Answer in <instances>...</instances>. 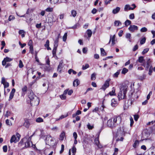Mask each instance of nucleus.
<instances>
[{
  "label": "nucleus",
  "mask_w": 155,
  "mask_h": 155,
  "mask_svg": "<svg viewBox=\"0 0 155 155\" xmlns=\"http://www.w3.org/2000/svg\"><path fill=\"white\" fill-rule=\"evenodd\" d=\"M6 124L9 126L12 125V124L11 121L8 119H7L6 120Z\"/></svg>",
  "instance_id": "58836bf2"
},
{
  "label": "nucleus",
  "mask_w": 155,
  "mask_h": 155,
  "mask_svg": "<svg viewBox=\"0 0 155 155\" xmlns=\"http://www.w3.org/2000/svg\"><path fill=\"white\" fill-rule=\"evenodd\" d=\"M150 66H149V67H150V68H149V72L148 73V74L150 75H151L152 74V71H153V68L151 66H150Z\"/></svg>",
  "instance_id": "72a5a7b5"
},
{
  "label": "nucleus",
  "mask_w": 155,
  "mask_h": 155,
  "mask_svg": "<svg viewBox=\"0 0 155 155\" xmlns=\"http://www.w3.org/2000/svg\"><path fill=\"white\" fill-rule=\"evenodd\" d=\"M96 74L95 73H94L91 74V79L92 80H94L96 78Z\"/></svg>",
  "instance_id": "c03bdc74"
},
{
  "label": "nucleus",
  "mask_w": 155,
  "mask_h": 155,
  "mask_svg": "<svg viewBox=\"0 0 155 155\" xmlns=\"http://www.w3.org/2000/svg\"><path fill=\"white\" fill-rule=\"evenodd\" d=\"M134 120L135 121H137L139 118V116L138 115H135L134 116Z\"/></svg>",
  "instance_id": "338daca9"
},
{
  "label": "nucleus",
  "mask_w": 155,
  "mask_h": 155,
  "mask_svg": "<svg viewBox=\"0 0 155 155\" xmlns=\"http://www.w3.org/2000/svg\"><path fill=\"white\" fill-rule=\"evenodd\" d=\"M120 8L119 7H117L115 8L112 11V13L113 14H115L117 13L120 10Z\"/></svg>",
  "instance_id": "6ab92c4d"
},
{
  "label": "nucleus",
  "mask_w": 155,
  "mask_h": 155,
  "mask_svg": "<svg viewBox=\"0 0 155 155\" xmlns=\"http://www.w3.org/2000/svg\"><path fill=\"white\" fill-rule=\"evenodd\" d=\"M36 121L37 122L40 123L43 121V119L41 117H38L36 120Z\"/></svg>",
  "instance_id": "f704fd0d"
},
{
  "label": "nucleus",
  "mask_w": 155,
  "mask_h": 155,
  "mask_svg": "<svg viewBox=\"0 0 155 155\" xmlns=\"http://www.w3.org/2000/svg\"><path fill=\"white\" fill-rule=\"evenodd\" d=\"M107 125L108 127L111 128L116 127L112 118L110 119L107 121Z\"/></svg>",
  "instance_id": "1a4fd4ad"
},
{
  "label": "nucleus",
  "mask_w": 155,
  "mask_h": 155,
  "mask_svg": "<svg viewBox=\"0 0 155 155\" xmlns=\"http://www.w3.org/2000/svg\"><path fill=\"white\" fill-rule=\"evenodd\" d=\"M73 136L74 137V139H77V134L76 132H74L73 134Z\"/></svg>",
  "instance_id": "69168bd1"
},
{
  "label": "nucleus",
  "mask_w": 155,
  "mask_h": 155,
  "mask_svg": "<svg viewBox=\"0 0 155 155\" xmlns=\"http://www.w3.org/2000/svg\"><path fill=\"white\" fill-rule=\"evenodd\" d=\"M14 96V94H11L10 93V96H9V98L8 101H10L12 99V98H13Z\"/></svg>",
  "instance_id": "680f3d73"
},
{
  "label": "nucleus",
  "mask_w": 155,
  "mask_h": 155,
  "mask_svg": "<svg viewBox=\"0 0 155 155\" xmlns=\"http://www.w3.org/2000/svg\"><path fill=\"white\" fill-rule=\"evenodd\" d=\"M63 60H61L59 62V64L58 67L57 71L60 73L61 72L62 69L64 67V65L63 64Z\"/></svg>",
  "instance_id": "f8f14e48"
},
{
  "label": "nucleus",
  "mask_w": 155,
  "mask_h": 155,
  "mask_svg": "<svg viewBox=\"0 0 155 155\" xmlns=\"http://www.w3.org/2000/svg\"><path fill=\"white\" fill-rule=\"evenodd\" d=\"M14 19L15 17L13 15H11L9 16L8 19L9 21H11Z\"/></svg>",
  "instance_id": "603ef678"
},
{
  "label": "nucleus",
  "mask_w": 155,
  "mask_h": 155,
  "mask_svg": "<svg viewBox=\"0 0 155 155\" xmlns=\"http://www.w3.org/2000/svg\"><path fill=\"white\" fill-rule=\"evenodd\" d=\"M3 84L4 85V88L7 87L9 86L8 83L6 82Z\"/></svg>",
  "instance_id": "052dcab7"
},
{
  "label": "nucleus",
  "mask_w": 155,
  "mask_h": 155,
  "mask_svg": "<svg viewBox=\"0 0 155 155\" xmlns=\"http://www.w3.org/2000/svg\"><path fill=\"white\" fill-rule=\"evenodd\" d=\"M144 59L143 57L142 56H140L138 58V60L137 61H138L140 63H143L142 65L146 68V69L147 70L150 66V59H149L147 61V63L146 64L144 63Z\"/></svg>",
  "instance_id": "7ed1b4c3"
},
{
  "label": "nucleus",
  "mask_w": 155,
  "mask_h": 155,
  "mask_svg": "<svg viewBox=\"0 0 155 155\" xmlns=\"http://www.w3.org/2000/svg\"><path fill=\"white\" fill-rule=\"evenodd\" d=\"M60 97L62 99V100H64L66 98V96L64 94H63L61 95L60 96Z\"/></svg>",
  "instance_id": "13d9d810"
},
{
  "label": "nucleus",
  "mask_w": 155,
  "mask_h": 155,
  "mask_svg": "<svg viewBox=\"0 0 155 155\" xmlns=\"http://www.w3.org/2000/svg\"><path fill=\"white\" fill-rule=\"evenodd\" d=\"M87 128L89 130H92L94 127V125H91L89 123H88L87 125Z\"/></svg>",
  "instance_id": "2f4dec72"
},
{
  "label": "nucleus",
  "mask_w": 155,
  "mask_h": 155,
  "mask_svg": "<svg viewBox=\"0 0 155 155\" xmlns=\"http://www.w3.org/2000/svg\"><path fill=\"white\" fill-rule=\"evenodd\" d=\"M133 10V8L131 7H130V6L129 5H126L125 6L124 10L125 11H127L128 10Z\"/></svg>",
  "instance_id": "412c9836"
},
{
  "label": "nucleus",
  "mask_w": 155,
  "mask_h": 155,
  "mask_svg": "<svg viewBox=\"0 0 155 155\" xmlns=\"http://www.w3.org/2000/svg\"><path fill=\"white\" fill-rule=\"evenodd\" d=\"M115 90H113L111 92L109 93V94L111 95H115Z\"/></svg>",
  "instance_id": "6e6d98bb"
},
{
  "label": "nucleus",
  "mask_w": 155,
  "mask_h": 155,
  "mask_svg": "<svg viewBox=\"0 0 155 155\" xmlns=\"http://www.w3.org/2000/svg\"><path fill=\"white\" fill-rule=\"evenodd\" d=\"M67 33H65L63 37V40L64 41H65L67 39Z\"/></svg>",
  "instance_id": "ea45409f"
},
{
  "label": "nucleus",
  "mask_w": 155,
  "mask_h": 155,
  "mask_svg": "<svg viewBox=\"0 0 155 155\" xmlns=\"http://www.w3.org/2000/svg\"><path fill=\"white\" fill-rule=\"evenodd\" d=\"M129 18L130 19H133L134 18V13L131 14L129 15Z\"/></svg>",
  "instance_id": "09e8293b"
},
{
  "label": "nucleus",
  "mask_w": 155,
  "mask_h": 155,
  "mask_svg": "<svg viewBox=\"0 0 155 155\" xmlns=\"http://www.w3.org/2000/svg\"><path fill=\"white\" fill-rule=\"evenodd\" d=\"M89 67V65L87 64H86L85 65H83L82 69L83 70H85L87 69V68H88Z\"/></svg>",
  "instance_id": "473e14b6"
},
{
  "label": "nucleus",
  "mask_w": 155,
  "mask_h": 155,
  "mask_svg": "<svg viewBox=\"0 0 155 155\" xmlns=\"http://www.w3.org/2000/svg\"><path fill=\"white\" fill-rule=\"evenodd\" d=\"M145 155H155V147H151L146 151Z\"/></svg>",
  "instance_id": "423d86ee"
},
{
  "label": "nucleus",
  "mask_w": 155,
  "mask_h": 155,
  "mask_svg": "<svg viewBox=\"0 0 155 155\" xmlns=\"http://www.w3.org/2000/svg\"><path fill=\"white\" fill-rule=\"evenodd\" d=\"M110 81V78L108 79H107L105 82L104 84L102 87V89H103L104 91H105V89L108 87L109 86V82Z\"/></svg>",
  "instance_id": "9b49d317"
},
{
  "label": "nucleus",
  "mask_w": 155,
  "mask_h": 155,
  "mask_svg": "<svg viewBox=\"0 0 155 155\" xmlns=\"http://www.w3.org/2000/svg\"><path fill=\"white\" fill-rule=\"evenodd\" d=\"M131 22L130 21L127 20L124 22V24L125 25V26L127 27L129 25L131 24Z\"/></svg>",
  "instance_id": "bb28decb"
},
{
  "label": "nucleus",
  "mask_w": 155,
  "mask_h": 155,
  "mask_svg": "<svg viewBox=\"0 0 155 155\" xmlns=\"http://www.w3.org/2000/svg\"><path fill=\"white\" fill-rule=\"evenodd\" d=\"M76 147L74 146L72 148L71 151L73 153L75 154L76 152Z\"/></svg>",
  "instance_id": "79ce46f5"
},
{
  "label": "nucleus",
  "mask_w": 155,
  "mask_h": 155,
  "mask_svg": "<svg viewBox=\"0 0 155 155\" xmlns=\"http://www.w3.org/2000/svg\"><path fill=\"white\" fill-rule=\"evenodd\" d=\"M115 35H114L113 36H112V35H110V40H109V41L108 42V44H110L111 41H112V44L113 45H114L115 44Z\"/></svg>",
  "instance_id": "2eb2a0df"
},
{
  "label": "nucleus",
  "mask_w": 155,
  "mask_h": 155,
  "mask_svg": "<svg viewBox=\"0 0 155 155\" xmlns=\"http://www.w3.org/2000/svg\"><path fill=\"white\" fill-rule=\"evenodd\" d=\"M94 142L98 148H101L102 147V146L100 143L98 138H96L95 139Z\"/></svg>",
  "instance_id": "4468645a"
},
{
  "label": "nucleus",
  "mask_w": 155,
  "mask_h": 155,
  "mask_svg": "<svg viewBox=\"0 0 155 155\" xmlns=\"http://www.w3.org/2000/svg\"><path fill=\"white\" fill-rule=\"evenodd\" d=\"M49 1L51 4L54 5L57 4L59 0H49Z\"/></svg>",
  "instance_id": "c756f323"
},
{
  "label": "nucleus",
  "mask_w": 155,
  "mask_h": 155,
  "mask_svg": "<svg viewBox=\"0 0 155 155\" xmlns=\"http://www.w3.org/2000/svg\"><path fill=\"white\" fill-rule=\"evenodd\" d=\"M19 66L20 68H22L23 67V65L22 62L21 60H20L19 61Z\"/></svg>",
  "instance_id": "8fccbe9b"
},
{
  "label": "nucleus",
  "mask_w": 155,
  "mask_h": 155,
  "mask_svg": "<svg viewBox=\"0 0 155 155\" xmlns=\"http://www.w3.org/2000/svg\"><path fill=\"white\" fill-rule=\"evenodd\" d=\"M28 96L29 98L30 99L31 101V100L33 99L34 98H35L34 96H36L33 93L32 91H31L30 92V93L29 94Z\"/></svg>",
  "instance_id": "f3484780"
},
{
  "label": "nucleus",
  "mask_w": 155,
  "mask_h": 155,
  "mask_svg": "<svg viewBox=\"0 0 155 155\" xmlns=\"http://www.w3.org/2000/svg\"><path fill=\"white\" fill-rule=\"evenodd\" d=\"M112 119L116 126L121 122V119L120 116H114Z\"/></svg>",
  "instance_id": "0eeeda50"
},
{
  "label": "nucleus",
  "mask_w": 155,
  "mask_h": 155,
  "mask_svg": "<svg viewBox=\"0 0 155 155\" xmlns=\"http://www.w3.org/2000/svg\"><path fill=\"white\" fill-rule=\"evenodd\" d=\"M101 51V54L102 56H106L107 54L106 53L105 51L104 50L103 48H101L100 49Z\"/></svg>",
  "instance_id": "a878e982"
},
{
  "label": "nucleus",
  "mask_w": 155,
  "mask_h": 155,
  "mask_svg": "<svg viewBox=\"0 0 155 155\" xmlns=\"http://www.w3.org/2000/svg\"><path fill=\"white\" fill-rule=\"evenodd\" d=\"M86 33L87 34L88 38H90L92 35V32L90 29H88L86 31Z\"/></svg>",
  "instance_id": "b1692460"
},
{
  "label": "nucleus",
  "mask_w": 155,
  "mask_h": 155,
  "mask_svg": "<svg viewBox=\"0 0 155 155\" xmlns=\"http://www.w3.org/2000/svg\"><path fill=\"white\" fill-rule=\"evenodd\" d=\"M45 140L46 144L50 146H52L54 144V140L50 135L46 136Z\"/></svg>",
  "instance_id": "20e7f679"
},
{
  "label": "nucleus",
  "mask_w": 155,
  "mask_h": 155,
  "mask_svg": "<svg viewBox=\"0 0 155 155\" xmlns=\"http://www.w3.org/2000/svg\"><path fill=\"white\" fill-rule=\"evenodd\" d=\"M71 15L74 17H75L77 15V12L75 10H73L71 11Z\"/></svg>",
  "instance_id": "cd10ccee"
},
{
  "label": "nucleus",
  "mask_w": 155,
  "mask_h": 155,
  "mask_svg": "<svg viewBox=\"0 0 155 155\" xmlns=\"http://www.w3.org/2000/svg\"><path fill=\"white\" fill-rule=\"evenodd\" d=\"M35 98L33 99L30 101V104L32 106H35L38 105L39 102V100L37 96H34Z\"/></svg>",
  "instance_id": "6e6552de"
},
{
  "label": "nucleus",
  "mask_w": 155,
  "mask_h": 155,
  "mask_svg": "<svg viewBox=\"0 0 155 155\" xmlns=\"http://www.w3.org/2000/svg\"><path fill=\"white\" fill-rule=\"evenodd\" d=\"M58 43V38H57L54 41V48H57Z\"/></svg>",
  "instance_id": "5701e85b"
},
{
  "label": "nucleus",
  "mask_w": 155,
  "mask_h": 155,
  "mask_svg": "<svg viewBox=\"0 0 155 155\" xmlns=\"http://www.w3.org/2000/svg\"><path fill=\"white\" fill-rule=\"evenodd\" d=\"M120 74V70L118 71L113 75V77L114 78H117Z\"/></svg>",
  "instance_id": "c9c22d12"
},
{
  "label": "nucleus",
  "mask_w": 155,
  "mask_h": 155,
  "mask_svg": "<svg viewBox=\"0 0 155 155\" xmlns=\"http://www.w3.org/2000/svg\"><path fill=\"white\" fill-rule=\"evenodd\" d=\"M32 136H31L30 137L27 136H26L21 140L20 143L22 142L23 143H24L26 147H30L32 145V143L31 141Z\"/></svg>",
  "instance_id": "f03ea898"
},
{
  "label": "nucleus",
  "mask_w": 155,
  "mask_h": 155,
  "mask_svg": "<svg viewBox=\"0 0 155 155\" xmlns=\"http://www.w3.org/2000/svg\"><path fill=\"white\" fill-rule=\"evenodd\" d=\"M128 71V69L126 68H124L122 71L121 73L122 74H125Z\"/></svg>",
  "instance_id": "c85d7f7f"
},
{
  "label": "nucleus",
  "mask_w": 155,
  "mask_h": 155,
  "mask_svg": "<svg viewBox=\"0 0 155 155\" xmlns=\"http://www.w3.org/2000/svg\"><path fill=\"white\" fill-rule=\"evenodd\" d=\"M13 59L9 58L8 57H6L2 61V63L3 66H5L7 62H10L12 61Z\"/></svg>",
  "instance_id": "ddd939ff"
},
{
  "label": "nucleus",
  "mask_w": 155,
  "mask_h": 155,
  "mask_svg": "<svg viewBox=\"0 0 155 155\" xmlns=\"http://www.w3.org/2000/svg\"><path fill=\"white\" fill-rule=\"evenodd\" d=\"M68 114H67L65 115H61L60 117V118L58 119V120L62 119L63 118H64L66 117H67V116H68Z\"/></svg>",
  "instance_id": "bf43d9fd"
},
{
  "label": "nucleus",
  "mask_w": 155,
  "mask_h": 155,
  "mask_svg": "<svg viewBox=\"0 0 155 155\" xmlns=\"http://www.w3.org/2000/svg\"><path fill=\"white\" fill-rule=\"evenodd\" d=\"M49 45V41L48 40L46 41L45 44V47H48Z\"/></svg>",
  "instance_id": "864d4df0"
},
{
  "label": "nucleus",
  "mask_w": 155,
  "mask_h": 155,
  "mask_svg": "<svg viewBox=\"0 0 155 155\" xmlns=\"http://www.w3.org/2000/svg\"><path fill=\"white\" fill-rule=\"evenodd\" d=\"M128 87L126 85L122 86L120 88V91L119 93L118 97L119 100L126 98V94L127 91Z\"/></svg>",
  "instance_id": "f257e3e1"
},
{
  "label": "nucleus",
  "mask_w": 155,
  "mask_h": 155,
  "mask_svg": "<svg viewBox=\"0 0 155 155\" xmlns=\"http://www.w3.org/2000/svg\"><path fill=\"white\" fill-rule=\"evenodd\" d=\"M138 46L137 45H136L134 47L133 50L134 51H135L137 49Z\"/></svg>",
  "instance_id": "e2e57ef3"
},
{
  "label": "nucleus",
  "mask_w": 155,
  "mask_h": 155,
  "mask_svg": "<svg viewBox=\"0 0 155 155\" xmlns=\"http://www.w3.org/2000/svg\"><path fill=\"white\" fill-rule=\"evenodd\" d=\"M121 25V23L119 21H115L114 22V25L115 26H119Z\"/></svg>",
  "instance_id": "7c9ffc66"
},
{
  "label": "nucleus",
  "mask_w": 155,
  "mask_h": 155,
  "mask_svg": "<svg viewBox=\"0 0 155 155\" xmlns=\"http://www.w3.org/2000/svg\"><path fill=\"white\" fill-rule=\"evenodd\" d=\"M146 38H142L140 41V43L141 45L143 44H144L146 41Z\"/></svg>",
  "instance_id": "a18cd8bd"
},
{
  "label": "nucleus",
  "mask_w": 155,
  "mask_h": 155,
  "mask_svg": "<svg viewBox=\"0 0 155 155\" xmlns=\"http://www.w3.org/2000/svg\"><path fill=\"white\" fill-rule=\"evenodd\" d=\"M27 90V87L26 86H25L22 88V91L23 92H25Z\"/></svg>",
  "instance_id": "774afa93"
},
{
  "label": "nucleus",
  "mask_w": 155,
  "mask_h": 155,
  "mask_svg": "<svg viewBox=\"0 0 155 155\" xmlns=\"http://www.w3.org/2000/svg\"><path fill=\"white\" fill-rule=\"evenodd\" d=\"M30 120H26L25 121L24 125L26 128H28L30 125Z\"/></svg>",
  "instance_id": "dca6fc26"
},
{
  "label": "nucleus",
  "mask_w": 155,
  "mask_h": 155,
  "mask_svg": "<svg viewBox=\"0 0 155 155\" xmlns=\"http://www.w3.org/2000/svg\"><path fill=\"white\" fill-rule=\"evenodd\" d=\"M57 48H54L52 51L53 56H56Z\"/></svg>",
  "instance_id": "4c0bfd02"
},
{
  "label": "nucleus",
  "mask_w": 155,
  "mask_h": 155,
  "mask_svg": "<svg viewBox=\"0 0 155 155\" xmlns=\"http://www.w3.org/2000/svg\"><path fill=\"white\" fill-rule=\"evenodd\" d=\"M130 127H132L134 124V121L132 118L131 117H130Z\"/></svg>",
  "instance_id": "49530a36"
},
{
  "label": "nucleus",
  "mask_w": 155,
  "mask_h": 155,
  "mask_svg": "<svg viewBox=\"0 0 155 155\" xmlns=\"http://www.w3.org/2000/svg\"><path fill=\"white\" fill-rule=\"evenodd\" d=\"M147 29L146 27H144L141 28L140 31L142 32H145L147 31Z\"/></svg>",
  "instance_id": "e433bc0d"
},
{
  "label": "nucleus",
  "mask_w": 155,
  "mask_h": 155,
  "mask_svg": "<svg viewBox=\"0 0 155 155\" xmlns=\"http://www.w3.org/2000/svg\"><path fill=\"white\" fill-rule=\"evenodd\" d=\"M139 141L138 140H136L135 141L133 145V147L135 148H137L139 146Z\"/></svg>",
  "instance_id": "aec40b11"
},
{
  "label": "nucleus",
  "mask_w": 155,
  "mask_h": 155,
  "mask_svg": "<svg viewBox=\"0 0 155 155\" xmlns=\"http://www.w3.org/2000/svg\"><path fill=\"white\" fill-rule=\"evenodd\" d=\"M79 84V81L78 79L75 80L73 83V85L74 87L78 86Z\"/></svg>",
  "instance_id": "393cba45"
},
{
  "label": "nucleus",
  "mask_w": 155,
  "mask_h": 155,
  "mask_svg": "<svg viewBox=\"0 0 155 155\" xmlns=\"http://www.w3.org/2000/svg\"><path fill=\"white\" fill-rule=\"evenodd\" d=\"M149 50V49L148 48H147L144 49L143 51L142 52V54H144L146 53H147Z\"/></svg>",
  "instance_id": "de8ad7c7"
},
{
  "label": "nucleus",
  "mask_w": 155,
  "mask_h": 155,
  "mask_svg": "<svg viewBox=\"0 0 155 155\" xmlns=\"http://www.w3.org/2000/svg\"><path fill=\"white\" fill-rule=\"evenodd\" d=\"M126 38L128 39L129 42H131V35L130 33H127L125 35Z\"/></svg>",
  "instance_id": "4be33fe9"
},
{
  "label": "nucleus",
  "mask_w": 155,
  "mask_h": 155,
  "mask_svg": "<svg viewBox=\"0 0 155 155\" xmlns=\"http://www.w3.org/2000/svg\"><path fill=\"white\" fill-rule=\"evenodd\" d=\"M20 137V135L18 133H17L15 135H13L10 139V141L11 143L18 142L19 140Z\"/></svg>",
  "instance_id": "39448f33"
},
{
  "label": "nucleus",
  "mask_w": 155,
  "mask_h": 155,
  "mask_svg": "<svg viewBox=\"0 0 155 155\" xmlns=\"http://www.w3.org/2000/svg\"><path fill=\"white\" fill-rule=\"evenodd\" d=\"M3 151L5 152H6L7 151V147L6 145L4 146L3 147Z\"/></svg>",
  "instance_id": "5fc2aeb1"
},
{
  "label": "nucleus",
  "mask_w": 155,
  "mask_h": 155,
  "mask_svg": "<svg viewBox=\"0 0 155 155\" xmlns=\"http://www.w3.org/2000/svg\"><path fill=\"white\" fill-rule=\"evenodd\" d=\"M65 137V133L64 131H62L59 136V139L61 140H62Z\"/></svg>",
  "instance_id": "a211bd4d"
},
{
  "label": "nucleus",
  "mask_w": 155,
  "mask_h": 155,
  "mask_svg": "<svg viewBox=\"0 0 155 155\" xmlns=\"http://www.w3.org/2000/svg\"><path fill=\"white\" fill-rule=\"evenodd\" d=\"M11 112L9 110H8L6 111V113L5 114L4 116L6 117H8L10 115Z\"/></svg>",
  "instance_id": "a19ab883"
},
{
  "label": "nucleus",
  "mask_w": 155,
  "mask_h": 155,
  "mask_svg": "<svg viewBox=\"0 0 155 155\" xmlns=\"http://www.w3.org/2000/svg\"><path fill=\"white\" fill-rule=\"evenodd\" d=\"M32 43L33 42L32 40H30L28 43V45L29 46H32L33 45Z\"/></svg>",
  "instance_id": "0e129e2a"
},
{
  "label": "nucleus",
  "mask_w": 155,
  "mask_h": 155,
  "mask_svg": "<svg viewBox=\"0 0 155 155\" xmlns=\"http://www.w3.org/2000/svg\"><path fill=\"white\" fill-rule=\"evenodd\" d=\"M138 29V27L134 25H130L128 28L129 30L131 32H134L135 31L137 30Z\"/></svg>",
  "instance_id": "9d476101"
},
{
  "label": "nucleus",
  "mask_w": 155,
  "mask_h": 155,
  "mask_svg": "<svg viewBox=\"0 0 155 155\" xmlns=\"http://www.w3.org/2000/svg\"><path fill=\"white\" fill-rule=\"evenodd\" d=\"M45 11L47 12H52L53 11V8H48L45 9Z\"/></svg>",
  "instance_id": "37998d69"
},
{
  "label": "nucleus",
  "mask_w": 155,
  "mask_h": 155,
  "mask_svg": "<svg viewBox=\"0 0 155 155\" xmlns=\"http://www.w3.org/2000/svg\"><path fill=\"white\" fill-rule=\"evenodd\" d=\"M64 145L63 144H62L61 145V149L60 150V153L61 154L63 153L64 150Z\"/></svg>",
  "instance_id": "3c124183"
},
{
  "label": "nucleus",
  "mask_w": 155,
  "mask_h": 155,
  "mask_svg": "<svg viewBox=\"0 0 155 155\" xmlns=\"http://www.w3.org/2000/svg\"><path fill=\"white\" fill-rule=\"evenodd\" d=\"M52 18H53V19H52V22H55L56 21V20L57 19L56 16L55 15H54L52 16Z\"/></svg>",
  "instance_id": "4d7b16f0"
}]
</instances>
